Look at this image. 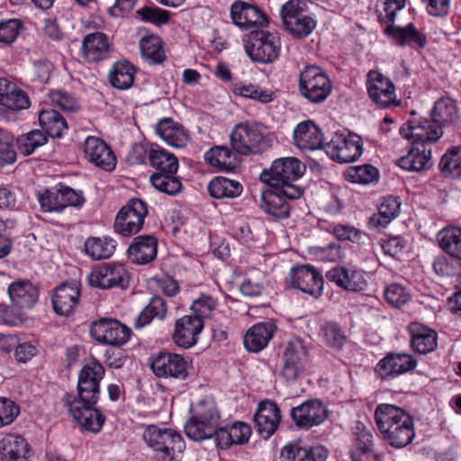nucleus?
I'll use <instances>...</instances> for the list:
<instances>
[{
  "label": "nucleus",
  "instance_id": "26",
  "mask_svg": "<svg viewBox=\"0 0 461 461\" xmlns=\"http://www.w3.org/2000/svg\"><path fill=\"white\" fill-rule=\"evenodd\" d=\"M86 158L95 167L112 171L116 166V158L112 149L101 139L89 136L84 142Z\"/></svg>",
  "mask_w": 461,
  "mask_h": 461
},
{
  "label": "nucleus",
  "instance_id": "31",
  "mask_svg": "<svg viewBox=\"0 0 461 461\" xmlns=\"http://www.w3.org/2000/svg\"><path fill=\"white\" fill-rule=\"evenodd\" d=\"M407 330L411 337V347L415 352L425 355L437 348L438 334L434 330L419 322H411Z\"/></svg>",
  "mask_w": 461,
  "mask_h": 461
},
{
  "label": "nucleus",
  "instance_id": "13",
  "mask_svg": "<svg viewBox=\"0 0 461 461\" xmlns=\"http://www.w3.org/2000/svg\"><path fill=\"white\" fill-rule=\"evenodd\" d=\"M232 23L243 31H259L269 24L268 17L264 12L252 4L236 0L230 8Z\"/></svg>",
  "mask_w": 461,
  "mask_h": 461
},
{
  "label": "nucleus",
  "instance_id": "48",
  "mask_svg": "<svg viewBox=\"0 0 461 461\" xmlns=\"http://www.w3.org/2000/svg\"><path fill=\"white\" fill-rule=\"evenodd\" d=\"M401 203L393 196L384 197L378 207V212L374 214L369 224L374 228H384L390 223L400 212Z\"/></svg>",
  "mask_w": 461,
  "mask_h": 461
},
{
  "label": "nucleus",
  "instance_id": "64",
  "mask_svg": "<svg viewBox=\"0 0 461 461\" xmlns=\"http://www.w3.org/2000/svg\"><path fill=\"white\" fill-rule=\"evenodd\" d=\"M323 336L326 343L336 349H340L346 340L345 331L335 322L327 323L323 329Z\"/></svg>",
  "mask_w": 461,
  "mask_h": 461
},
{
  "label": "nucleus",
  "instance_id": "60",
  "mask_svg": "<svg viewBox=\"0 0 461 461\" xmlns=\"http://www.w3.org/2000/svg\"><path fill=\"white\" fill-rule=\"evenodd\" d=\"M265 274L260 270H253L240 285V292L249 297H256L262 294L265 285Z\"/></svg>",
  "mask_w": 461,
  "mask_h": 461
},
{
  "label": "nucleus",
  "instance_id": "52",
  "mask_svg": "<svg viewBox=\"0 0 461 461\" xmlns=\"http://www.w3.org/2000/svg\"><path fill=\"white\" fill-rule=\"evenodd\" d=\"M204 159L221 170L231 171L236 167V155L224 146H216L204 154Z\"/></svg>",
  "mask_w": 461,
  "mask_h": 461
},
{
  "label": "nucleus",
  "instance_id": "32",
  "mask_svg": "<svg viewBox=\"0 0 461 461\" xmlns=\"http://www.w3.org/2000/svg\"><path fill=\"white\" fill-rule=\"evenodd\" d=\"M157 254L158 240L152 235L135 237L128 249L130 260L138 265H146L153 261Z\"/></svg>",
  "mask_w": 461,
  "mask_h": 461
},
{
  "label": "nucleus",
  "instance_id": "1",
  "mask_svg": "<svg viewBox=\"0 0 461 461\" xmlns=\"http://www.w3.org/2000/svg\"><path fill=\"white\" fill-rule=\"evenodd\" d=\"M375 420L383 438L394 447L409 445L415 436L412 417L396 405L379 404L375 411Z\"/></svg>",
  "mask_w": 461,
  "mask_h": 461
},
{
  "label": "nucleus",
  "instance_id": "55",
  "mask_svg": "<svg viewBox=\"0 0 461 461\" xmlns=\"http://www.w3.org/2000/svg\"><path fill=\"white\" fill-rule=\"evenodd\" d=\"M438 167L445 177L461 176V146L447 149L441 158Z\"/></svg>",
  "mask_w": 461,
  "mask_h": 461
},
{
  "label": "nucleus",
  "instance_id": "19",
  "mask_svg": "<svg viewBox=\"0 0 461 461\" xmlns=\"http://www.w3.org/2000/svg\"><path fill=\"white\" fill-rule=\"evenodd\" d=\"M288 283L292 287L318 298L322 294L324 280L322 275L310 265H302L291 269Z\"/></svg>",
  "mask_w": 461,
  "mask_h": 461
},
{
  "label": "nucleus",
  "instance_id": "43",
  "mask_svg": "<svg viewBox=\"0 0 461 461\" xmlns=\"http://www.w3.org/2000/svg\"><path fill=\"white\" fill-rule=\"evenodd\" d=\"M149 163L156 170L155 173H176L178 169L176 157L157 144H150Z\"/></svg>",
  "mask_w": 461,
  "mask_h": 461
},
{
  "label": "nucleus",
  "instance_id": "22",
  "mask_svg": "<svg viewBox=\"0 0 461 461\" xmlns=\"http://www.w3.org/2000/svg\"><path fill=\"white\" fill-rule=\"evenodd\" d=\"M81 285L76 280L66 281L57 286L52 294L54 312L60 316H69L79 304Z\"/></svg>",
  "mask_w": 461,
  "mask_h": 461
},
{
  "label": "nucleus",
  "instance_id": "35",
  "mask_svg": "<svg viewBox=\"0 0 461 461\" xmlns=\"http://www.w3.org/2000/svg\"><path fill=\"white\" fill-rule=\"evenodd\" d=\"M327 457L322 446L303 447L298 442L285 445L280 455L281 461H326Z\"/></svg>",
  "mask_w": 461,
  "mask_h": 461
},
{
  "label": "nucleus",
  "instance_id": "49",
  "mask_svg": "<svg viewBox=\"0 0 461 461\" xmlns=\"http://www.w3.org/2000/svg\"><path fill=\"white\" fill-rule=\"evenodd\" d=\"M115 249L116 242L109 237H89L85 242V251L94 260L109 258Z\"/></svg>",
  "mask_w": 461,
  "mask_h": 461
},
{
  "label": "nucleus",
  "instance_id": "2",
  "mask_svg": "<svg viewBox=\"0 0 461 461\" xmlns=\"http://www.w3.org/2000/svg\"><path fill=\"white\" fill-rule=\"evenodd\" d=\"M305 170L304 165L293 157L276 159L268 170L260 174V180L276 189H282L286 198L298 199L303 194V189L294 185Z\"/></svg>",
  "mask_w": 461,
  "mask_h": 461
},
{
  "label": "nucleus",
  "instance_id": "56",
  "mask_svg": "<svg viewBox=\"0 0 461 461\" xmlns=\"http://www.w3.org/2000/svg\"><path fill=\"white\" fill-rule=\"evenodd\" d=\"M47 140V136L43 131L40 130H32L28 133L18 137L17 146L21 153L28 156L33 153L36 149L44 145Z\"/></svg>",
  "mask_w": 461,
  "mask_h": 461
},
{
  "label": "nucleus",
  "instance_id": "54",
  "mask_svg": "<svg viewBox=\"0 0 461 461\" xmlns=\"http://www.w3.org/2000/svg\"><path fill=\"white\" fill-rule=\"evenodd\" d=\"M167 306L166 301L160 296H153L149 304L142 310L136 321V328H141L149 323L154 318L162 320L166 317Z\"/></svg>",
  "mask_w": 461,
  "mask_h": 461
},
{
  "label": "nucleus",
  "instance_id": "39",
  "mask_svg": "<svg viewBox=\"0 0 461 461\" xmlns=\"http://www.w3.org/2000/svg\"><path fill=\"white\" fill-rule=\"evenodd\" d=\"M250 434V427L244 422L238 421L231 425L219 428L216 442L220 447L228 448L233 444L241 445L246 443Z\"/></svg>",
  "mask_w": 461,
  "mask_h": 461
},
{
  "label": "nucleus",
  "instance_id": "40",
  "mask_svg": "<svg viewBox=\"0 0 461 461\" xmlns=\"http://www.w3.org/2000/svg\"><path fill=\"white\" fill-rule=\"evenodd\" d=\"M156 131L168 145L175 148L185 147L189 140L184 127L171 118L160 120L156 126Z\"/></svg>",
  "mask_w": 461,
  "mask_h": 461
},
{
  "label": "nucleus",
  "instance_id": "25",
  "mask_svg": "<svg viewBox=\"0 0 461 461\" xmlns=\"http://www.w3.org/2000/svg\"><path fill=\"white\" fill-rule=\"evenodd\" d=\"M80 51L86 62L98 63L110 57L113 45L104 32H95L84 36Z\"/></svg>",
  "mask_w": 461,
  "mask_h": 461
},
{
  "label": "nucleus",
  "instance_id": "62",
  "mask_svg": "<svg viewBox=\"0 0 461 461\" xmlns=\"http://www.w3.org/2000/svg\"><path fill=\"white\" fill-rule=\"evenodd\" d=\"M143 22L162 26L169 22V12L159 7L144 6L137 11Z\"/></svg>",
  "mask_w": 461,
  "mask_h": 461
},
{
  "label": "nucleus",
  "instance_id": "7",
  "mask_svg": "<svg viewBox=\"0 0 461 461\" xmlns=\"http://www.w3.org/2000/svg\"><path fill=\"white\" fill-rule=\"evenodd\" d=\"M61 402L73 419L86 431L96 434L102 429L106 418L95 408L97 402L77 400L73 393H65Z\"/></svg>",
  "mask_w": 461,
  "mask_h": 461
},
{
  "label": "nucleus",
  "instance_id": "10",
  "mask_svg": "<svg viewBox=\"0 0 461 461\" xmlns=\"http://www.w3.org/2000/svg\"><path fill=\"white\" fill-rule=\"evenodd\" d=\"M308 351L301 339L289 341L282 354L281 376L287 382L302 377L308 363Z\"/></svg>",
  "mask_w": 461,
  "mask_h": 461
},
{
  "label": "nucleus",
  "instance_id": "58",
  "mask_svg": "<svg viewBox=\"0 0 461 461\" xmlns=\"http://www.w3.org/2000/svg\"><path fill=\"white\" fill-rule=\"evenodd\" d=\"M348 180L361 185H367L378 179V170L371 165L352 167L347 169Z\"/></svg>",
  "mask_w": 461,
  "mask_h": 461
},
{
  "label": "nucleus",
  "instance_id": "6",
  "mask_svg": "<svg viewBox=\"0 0 461 461\" xmlns=\"http://www.w3.org/2000/svg\"><path fill=\"white\" fill-rule=\"evenodd\" d=\"M281 51L278 32L265 30L252 32L246 43V52L250 59L260 64L276 61Z\"/></svg>",
  "mask_w": 461,
  "mask_h": 461
},
{
  "label": "nucleus",
  "instance_id": "57",
  "mask_svg": "<svg viewBox=\"0 0 461 461\" xmlns=\"http://www.w3.org/2000/svg\"><path fill=\"white\" fill-rule=\"evenodd\" d=\"M405 5L406 0H382L376 7L378 21L386 26L393 24L396 14L403 9Z\"/></svg>",
  "mask_w": 461,
  "mask_h": 461
},
{
  "label": "nucleus",
  "instance_id": "53",
  "mask_svg": "<svg viewBox=\"0 0 461 461\" xmlns=\"http://www.w3.org/2000/svg\"><path fill=\"white\" fill-rule=\"evenodd\" d=\"M176 173H153L149 181L154 188L168 195H176L182 190V182Z\"/></svg>",
  "mask_w": 461,
  "mask_h": 461
},
{
  "label": "nucleus",
  "instance_id": "38",
  "mask_svg": "<svg viewBox=\"0 0 461 461\" xmlns=\"http://www.w3.org/2000/svg\"><path fill=\"white\" fill-rule=\"evenodd\" d=\"M26 439L16 434H7L0 441V454L5 461H26L29 457Z\"/></svg>",
  "mask_w": 461,
  "mask_h": 461
},
{
  "label": "nucleus",
  "instance_id": "14",
  "mask_svg": "<svg viewBox=\"0 0 461 461\" xmlns=\"http://www.w3.org/2000/svg\"><path fill=\"white\" fill-rule=\"evenodd\" d=\"M38 200L41 210L46 212H62L68 206L81 207L86 201L82 191L68 186L46 190L39 194Z\"/></svg>",
  "mask_w": 461,
  "mask_h": 461
},
{
  "label": "nucleus",
  "instance_id": "23",
  "mask_svg": "<svg viewBox=\"0 0 461 461\" xmlns=\"http://www.w3.org/2000/svg\"><path fill=\"white\" fill-rule=\"evenodd\" d=\"M233 150L241 155L256 152L263 140V135L256 125L241 122L232 129L230 134Z\"/></svg>",
  "mask_w": 461,
  "mask_h": 461
},
{
  "label": "nucleus",
  "instance_id": "28",
  "mask_svg": "<svg viewBox=\"0 0 461 461\" xmlns=\"http://www.w3.org/2000/svg\"><path fill=\"white\" fill-rule=\"evenodd\" d=\"M203 329V321L192 315H185L176 321L173 341L180 348H190L197 343Z\"/></svg>",
  "mask_w": 461,
  "mask_h": 461
},
{
  "label": "nucleus",
  "instance_id": "47",
  "mask_svg": "<svg viewBox=\"0 0 461 461\" xmlns=\"http://www.w3.org/2000/svg\"><path fill=\"white\" fill-rule=\"evenodd\" d=\"M136 70L132 64L123 60L115 62L108 75L111 85L118 89H128L134 82Z\"/></svg>",
  "mask_w": 461,
  "mask_h": 461
},
{
  "label": "nucleus",
  "instance_id": "21",
  "mask_svg": "<svg viewBox=\"0 0 461 461\" xmlns=\"http://www.w3.org/2000/svg\"><path fill=\"white\" fill-rule=\"evenodd\" d=\"M88 281L91 286L101 289H110L114 286L126 287L128 275L121 264L104 263L90 273Z\"/></svg>",
  "mask_w": 461,
  "mask_h": 461
},
{
  "label": "nucleus",
  "instance_id": "33",
  "mask_svg": "<svg viewBox=\"0 0 461 461\" xmlns=\"http://www.w3.org/2000/svg\"><path fill=\"white\" fill-rule=\"evenodd\" d=\"M8 294L18 311L31 309L38 301L39 290L28 280L14 281L8 286Z\"/></svg>",
  "mask_w": 461,
  "mask_h": 461
},
{
  "label": "nucleus",
  "instance_id": "18",
  "mask_svg": "<svg viewBox=\"0 0 461 461\" xmlns=\"http://www.w3.org/2000/svg\"><path fill=\"white\" fill-rule=\"evenodd\" d=\"M366 88L370 99L382 108L398 106L400 104L393 83L377 70H370L368 72Z\"/></svg>",
  "mask_w": 461,
  "mask_h": 461
},
{
  "label": "nucleus",
  "instance_id": "17",
  "mask_svg": "<svg viewBox=\"0 0 461 461\" xmlns=\"http://www.w3.org/2000/svg\"><path fill=\"white\" fill-rule=\"evenodd\" d=\"M290 416L301 429H310L322 424L329 417V409L319 399H311L291 409Z\"/></svg>",
  "mask_w": 461,
  "mask_h": 461
},
{
  "label": "nucleus",
  "instance_id": "59",
  "mask_svg": "<svg viewBox=\"0 0 461 461\" xmlns=\"http://www.w3.org/2000/svg\"><path fill=\"white\" fill-rule=\"evenodd\" d=\"M233 93L246 98L259 101L263 104H267L274 99V93L272 91L263 89L252 84H238L234 86Z\"/></svg>",
  "mask_w": 461,
  "mask_h": 461
},
{
  "label": "nucleus",
  "instance_id": "11",
  "mask_svg": "<svg viewBox=\"0 0 461 461\" xmlns=\"http://www.w3.org/2000/svg\"><path fill=\"white\" fill-rule=\"evenodd\" d=\"M148 214L144 201L133 198L121 208L114 221V230L122 236H130L139 232L143 226Z\"/></svg>",
  "mask_w": 461,
  "mask_h": 461
},
{
  "label": "nucleus",
  "instance_id": "34",
  "mask_svg": "<svg viewBox=\"0 0 461 461\" xmlns=\"http://www.w3.org/2000/svg\"><path fill=\"white\" fill-rule=\"evenodd\" d=\"M326 277L339 287L348 291L360 292L367 286V282L361 272L344 267L331 268L326 273Z\"/></svg>",
  "mask_w": 461,
  "mask_h": 461
},
{
  "label": "nucleus",
  "instance_id": "24",
  "mask_svg": "<svg viewBox=\"0 0 461 461\" xmlns=\"http://www.w3.org/2000/svg\"><path fill=\"white\" fill-rule=\"evenodd\" d=\"M417 366V360L406 353H388L375 367V372L382 380L394 378Z\"/></svg>",
  "mask_w": 461,
  "mask_h": 461
},
{
  "label": "nucleus",
  "instance_id": "45",
  "mask_svg": "<svg viewBox=\"0 0 461 461\" xmlns=\"http://www.w3.org/2000/svg\"><path fill=\"white\" fill-rule=\"evenodd\" d=\"M439 248L450 258L461 261V228L448 226L438 234Z\"/></svg>",
  "mask_w": 461,
  "mask_h": 461
},
{
  "label": "nucleus",
  "instance_id": "51",
  "mask_svg": "<svg viewBox=\"0 0 461 461\" xmlns=\"http://www.w3.org/2000/svg\"><path fill=\"white\" fill-rule=\"evenodd\" d=\"M142 57L152 64H160L166 59L162 40L154 34L144 36L140 41Z\"/></svg>",
  "mask_w": 461,
  "mask_h": 461
},
{
  "label": "nucleus",
  "instance_id": "5",
  "mask_svg": "<svg viewBox=\"0 0 461 461\" xmlns=\"http://www.w3.org/2000/svg\"><path fill=\"white\" fill-rule=\"evenodd\" d=\"M283 25L294 39H303L316 27V21L307 14L304 0H289L280 9Z\"/></svg>",
  "mask_w": 461,
  "mask_h": 461
},
{
  "label": "nucleus",
  "instance_id": "27",
  "mask_svg": "<svg viewBox=\"0 0 461 461\" xmlns=\"http://www.w3.org/2000/svg\"><path fill=\"white\" fill-rule=\"evenodd\" d=\"M280 420V409L275 402L267 400L259 402L254 414V422L261 438H270L276 431Z\"/></svg>",
  "mask_w": 461,
  "mask_h": 461
},
{
  "label": "nucleus",
  "instance_id": "4",
  "mask_svg": "<svg viewBox=\"0 0 461 461\" xmlns=\"http://www.w3.org/2000/svg\"><path fill=\"white\" fill-rule=\"evenodd\" d=\"M220 414L213 402H201L195 407L192 417L185 425L188 438L195 441L210 438L217 439Z\"/></svg>",
  "mask_w": 461,
  "mask_h": 461
},
{
  "label": "nucleus",
  "instance_id": "50",
  "mask_svg": "<svg viewBox=\"0 0 461 461\" xmlns=\"http://www.w3.org/2000/svg\"><path fill=\"white\" fill-rule=\"evenodd\" d=\"M372 438V434L365 429L357 433L356 444L350 451L352 461H377V456L373 450Z\"/></svg>",
  "mask_w": 461,
  "mask_h": 461
},
{
  "label": "nucleus",
  "instance_id": "36",
  "mask_svg": "<svg viewBox=\"0 0 461 461\" xmlns=\"http://www.w3.org/2000/svg\"><path fill=\"white\" fill-rule=\"evenodd\" d=\"M276 330V327L272 322H259L253 325L244 335V347L249 352H260L268 345Z\"/></svg>",
  "mask_w": 461,
  "mask_h": 461
},
{
  "label": "nucleus",
  "instance_id": "44",
  "mask_svg": "<svg viewBox=\"0 0 461 461\" xmlns=\"http://www.w3.org/2000/svg\"><path fill=\"white\" fill-rule=\"evenodd\" d=\"M242 191L243 186L239 181L224 176H215L208 185V192L215 199L236 198Z\"/></svg>",
  "mask_w": 461,
  "mask_h": 461
},
{
  "label": "nucleus",
  "instance_id": "20",
  "mask_svg": "<svg viewBox=\"0 0 461 461\" xmlns=\"http://www.w3.org/2000/svg\"><path fill=\"white\" fill-rule=\"evenodd\" d=\"M400 134L411 144L428 146L442 136V129L433 120H410L402 125Z\"/></svg>",
  "mask_w": 461,
  "mask_h": 461
},
{
  "label": "nucleus",
  "instance_id": "63",
  "mask_svg": "<svg viewBox=\"0 0 461 461\" xmlns=\"http://www.w3.org/2000/svg\"><path fill=\"white\" fill-rule=\"evenodd\" d=\"M48 96L52 104L59 106L65 112H76L79 109L77 100L65 91L59 89L51 90Z\"/></svg>",
  "mask_w": 461,
  "mask_h": 461
},
{
  "label": "nucleus",
  "instance_id": "16",
  "mask_svg": "<svg viewBox=\"0 0 461 461\" xmlns=\"http://www.w3.org/2000/svg\"><path fill=\"white\" fill-rule=\"evenodd\" d=\"M325 149L327 154L339 163H351L363 153L362 140L357 134L336 133Z\"/></svg>",
  "mask_w": 461,
  "mask_h": 461
},
{
  "label": "nucleus",
  "instance_id": "15",
  "mask_svg": "<svg viewBox=\"0 0 461 461\" xmlns=\"http://www.w3.org/2000/svg\"><path fill=\"white\" fill-rule=\"evenodd\" d=\"M104 376V366L95 359L87 362L79 372L77 400L98 402L100 382Z\"/></svg>",
  "mask_w": 461,
  "mask_h": 461
},
{
  "label": "nucleus",
  "instance_id": "12",
  "mask_svg": "<svg viewBox=\"0 0 461 461\" xmlns=\"http://www.w3.org/2000/svg\"><path fill=\"white\" fill-rule=\"evenodd\" d=\"M90 334L99 343L121 347L130 339L131 330L116 319L101 318L91 323Z\"/></svg>",
  "mask_w": 461,
  "mask_h": 461
},
{
  "label": "nucleus",
  "instance_id": "3",
  "mask_svg": "<svg viewBox=\"0 0 461 461\" xmlns=\"http://www.w3.org/2000/svg\"><path fill=\"white\" fill-rule=\"evenodd\" d=\"M142 438L147 446L153 450L158 461H177L178 455L185 448L181 434L172 429L149 425Z\"/></svg>",
  "mask_w": 461,
  "mask_h": 461
},
{
  "label": "nucleus",
  "instance_id": "41",
  "mask_svg": "<svg viewBox=\"0 0 461 461\" xmlns=\"http://www.w3.org/2000/svg\"><path fill=\"white\" fill-rule=\"evenodd\" d=\"M274 191L267 189L262 192L260 202L261 208L269 215L276 219L287 218L290 214V205L285 200L282 189Z\"/></svg>",
  "mask_w": 461,
  "mask_h": 461
},
{
  "label": "nucleus",
  "instance_id": "46",
  "mask_svg": "<svg viewBox=\"0 0 461 461\" xmlns=\"http://www.w3.org/2000/svg\"><path fill=\"white\" fill-rule=\"evenodd\" d=\"M38 119L42 130L51 138H60L68 130L66 119L56 110H41Z\"/></svg>",
  "mask_w": 461,
  "mask_h": 461
},
{
  "label": "nucleus",
  "instance_id": "37",
  "mask_svg": "<svg viewBox=\"0 0 461 461\" xmlns=\"http://www.w3.org/2000/svg\"><path fill=\"white\" fill-rule=\"evenodd\" d=\"M398 165L407 171L420 172L427 170L432 165L431 149L423 144H412L407 155L399 158Z\"/></svg>",
  "mask_w": 461,
  "mask_h": 461
},
{
  "label": "nucleus",
  "instance_id": "9",
  "mask_svg": "<svg viewBox=\"0 0 461 461\" xmlns=\"http://www.w3.org/2000/svg\"><path fill=\"white\" fill-rule=\"evenodd\" d=\"M149 362L158 378L185 380L189 375V362L180 354L159 351L150 357Z\"/></svg>",
  "mask_w": 461,
  "mask_h": 461
},
{
  "label": "nucleus",
  "instance_id": "42",
  "mask_svg": "<svg viewBox=\"0 0 461 461\" xmlns=\"http://www.w3.org/2000/svg\"><path fill=\"white\" fill-rule=\"evenodd\" d=\"M431 117L440 127L457 122L460 118L457 102L448 96L439 98L434 104Z\"/></svg>",
  "mask_w": 461,
  "mask_h": 461
},
{
  "label": "nucleus",
  "instance_id": "8",
  "mask_svg": "<svg viewBox=\"0 0 461 461\" xmlns=\"http://www.w3.org/2000/svg\"><path fill=\"white\" fill-rule=\"evenodd\" d=\"M329 77L316 66H306L299 77L300 94L312 103L324 101L331 93Z\"/></svg>",
  "mask_w": 461,
  "mask_h": 461
},
{
  "label": "nucleus",
  "instance_id": "29",
  "mask_svg": "<svg viewBox=\"0 0 461 461\" xmlns=\"http://www.w3.org/2000/svg\"><path fill=\"white\" fill-rule=\"evenodd\" d=\"M293 140L294 145L300 149L314 150L325 148L321 130L312 121L297 124L293 133Z\"/></svg>",
  "mask_w": 461,
  "mask_h": 461
},
{
  "label": "nucleus",
  "instance_id": "61",
  "mask_svg": "<svg viewBox=\"0 0 461 461\" xmlns=\"http://www.w3.org/2000/svg\"><path fill=\"white\" fill-rule=\"evenodd\" d=\"M384 298L390 305L400 308L410 301L411 294L404 286L393 283L385 288Z\"/></svg>",
  "mask_w": 461,
  "mask_h": 461
},
{
  "label": "nucleus",
  "instance_id": "30",
  "mask_svg": "<svg viewBox=\"0 0 461 461\" xmlns=\"http://www.w3.org/2000/svg\"><path fill=\"white\" fill-rule=\"evenodd\" d=\"M384 33L393 39L399 46H411L412 48L423 49L427 45L426 34L416 29L412 23L405 27L389 24L384 28Z\"/></svg>",
  "mask_w": 461,
  "mask_h": 461
}]
</instances>
